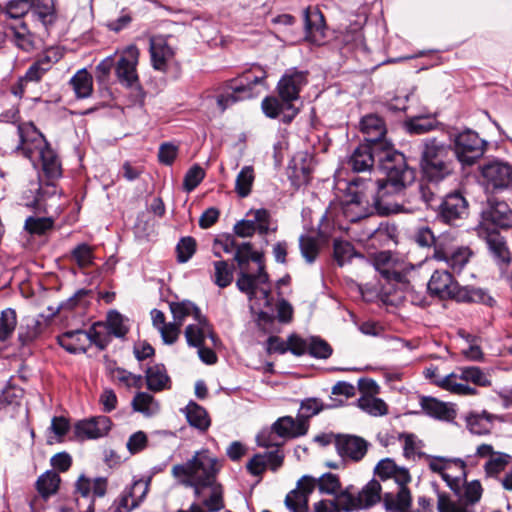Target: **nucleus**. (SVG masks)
I'll use <instances>...</instances> for the list:
<instances>
[{"mask_svg": "<svg viewBox=\"0 0 512 512\" xmlns=\"http://www.w3.org/2000/svg\"><path fill=\"white\" fill-rule=\"evenodd\" d=\"M51 68V62L48 57H44L34 62L26 71L23 76L27 82H38L42 79L44 74Z\"/></svg>", "mask_w": 512, "mask_h": 512, "instance_id": "052dcab7", "label": "nucleus"}, {"mask_svg": "<svg viewBox=\"0 0 512 512\" xmlns=\"http://www.w3.org/2000/svg\"><path fill=\"white\" fill-rule=\"evenodd\" d=\"M59 484L60 477L54 471H47L42 474L36 482L37 490L43 498H48L55 494L59 488Z\"/></svg>", "mask_w": 512, "mask_h": 512, "instance_id": "49530a36", "label": "nucleus"}, {"mask_svg": "<svg viewBox=\"0 0 512 512\" xmlns=\"http://www.w3.org/2000/svg\"><path fill=\"white\" fill-rule=\"evenodd\" d=\"M234 259L237 262L240 270L248 269L250 261L255 262L258 268L260 266H264L262 253L253 251L252 245L250 243H242L238 245L236 247Z\"/></svg>", "mask_w": 512, "mask_h": 512, "instance_id": "79ce46f5", "label": "nucleus"}, {"mask_svg": "<svg viewBox=\"0 0 512 512\" xmlns=\"http://www.w3.org/2000/svg\"><path fill=\"white\" fill-rule=\"evenodd\" d=\"M485 150L486 142L475 131L467 129L455 137L453 154L463 166L473 165Z\"/></svg>", "mask_w": 512, "mask_h": 512, "instance_id": "9d476101", "label": "nucleus"}, {"mask_svg": "<svg viewBox=\"0 0 512 512\" xmlns=\"http://www.w3.org/2000/svg\"><path fill=\"white\" fill-rule=\"evenodd\" d=\"M131 406L135 412H139L145 417L154 416L160 410L159 402L146 392L136 393L131 402Z\"/></svg>", "mask_w": 512, "mask_h": 512, "instance_id": "ea45409f", "label": "nucleus"}, {"mask_svg": "<svg viewBox=\"0 0 512 512\" xmlns=\"http://www.w3.org/2000/svg\"><path fill=\"white\" fill-rule=\"evenodd\" d=\"M58 342L70 353H84L91 342L100 349H104L108 344V339H100L98 333L91 335L83 330H74L60 335Z\"/></svg>", "mask_w": 512, "mask_h": 512, "instance_id": "dca6fc26", "label": "nucleus"}, {"mask_svg": "<svg viewBox=\"0 0 512 512\" xmlns=\"http://www.w3.org/2000/svg\"><path fill=\"white\" fill-rule=\"evenodd\" d=\"M316 487H318L321 493L335 494L340 489V481L337 475L325 473L316 479Z\"/></svg>", "mask_w": 512, "mask_h": 512, "instance_id": "774afa93", "label": "nucleus"}, {"mask_svg": "<svg viewBox=\"0 0 512 512\" xmlns=\"http://www.w3.org/2000/svg\"><path fill=\"white\" fill-rule=\"evenodd\" d=\"M149 490V483L143 480L135 481L130 488L125 489L115 501L114 512H131L139 507Z\"/></svg>", "mask_w": 512, "mask_h": 512, "instance_id": "4be33fe9", "label": "nucleus"}, {"mask_svg": "<svg viewBox=\"0 0 512 512\" xmlns=\"http://www.w3.org/2000/svg\"><path fill=\"white\" fill-rule=\"evenodd\" d=\"M481 495L482 487L478 481L467 483L463 498L457 502L445 493H438V512H475L473 506L480 500Z\"/></svg>", "mask_w": 512, "mask_h": 512, "instance_id": "f8f14e48", "label": "nucleus"}, {"mask_svg": "<svg viewBox=\"0 0 512 512\" xmlns=\"http://www.w3.org/2000/svg\"><path fill=\"white\" fill-rule=\"evenodd\" d=\"M196 248L197 243L193 237H182L176 246L177 261L179 263L188 262L195 254Z\"/></svg>", "mask_w": 512, "mask_h": 512, "instance_id": "13d9d810", "label": "nucleus"}, {"mask_svg": "<svg viewBox=\"0 0 512 512\" xmlns=\"http://www.w3.org/2000/svg\"><path fill=\"white\" fill-rule=\"evenodd\" d=\"M299 248L301 255L308 263H313L316 260L320 250L317 238L307 234L300 236Z\"/></svg>", "mask_w": 512, "mask_h": 512, "instance_id": "6e6d98bb", "label": "nucleus"}, {"mask_svg": "<svg viewBox=\"0 0 512 512\" xmlns=\"http://www.w3.org/2000/svg\"><path fill=\"white\" fill-rule=\"evenodd\" d=\"M94 251L91 246L86 243L77 245L71 251V259L77 264L80 269H85L93 265Z\"/></svg>", "mask_w": 512, "mask_h": 512, "instance_id": "864d4df0", "label": "nucleus"}, {"mask_svg": "<svg viewBox=\"0 0 512 512\" xmlns=\"http://www.w3.org/2000/svg\"><path fill=\"white\" fill-rule=\"evenodd\" d=\"M455 156L451 145L436 138L423 142L421 151V169L424 177L438 183L454 172Z\"/></svg>", "mask_w": 512, "mask_h": 512, "instance_id": "423d86ee", "label": "nucleus"}, {"mask_svg": "<svg viewBox=\"0 0 512 512\" xmlns=\"http://www.w3.org/2000/svg\"><path fill=\"white\" fill-rule=\"evenodd\" d=\"M273 428L281 438L294 439L307 434L309 422L298 416L295 419L291 416H283L273 423Z\"/></svg>", "mask_w": 512, "mask_h": 512, "instance_id": "cd10ccee", "label": "nucleus"}, {"mask_svg": "<svg viewBox=\"0 0 512 512\" xmlns=\"http://www.w3.org/2000/svg\"><path fill=\"white\" fill-rule=\"evenodd\" d=\"M106 327L108 332L115 337H124L128 332L123 316L117 311L108 313Z\"/></svg>", "mask_w": 512, "mask_h": 512, "instance_id": "0e129e2a", "label": "nucleus"}, {"mask_svg": "<svg viewBox=\"0 0 512 512\" xmlns=\"http://www.w3.org/2000/svg\"><path fill=\"white\" fill-rule=\"evenodd\" d=\"M69 84L79 99L88 98L93 93V77L86 69L77 71Z\"/></svg>", "mask_w": 512, "mask_h": 512, "instance_id": "58836bf2", "label": "nucleus"}, {"mask_svg": "<svg viewBox=\"0 0 512 512\" xmlns=\"http://www.w3.org/2000/svg\"><path fill=\"white\" fill-rule=\"evenodd\" d=\"M220 470L218 460L208 450L197 451L185 464L173 466L172 474L180 478L182 484L194 489L197 498L204 497L207 485L217 481Z\"/></svg>", "mask_w": 512, "mask_h": 512, "instance_id": "20e7f679", "label": "nucleus"}, {"mask_svg": "<svg viewBox=\"0 0 512 512\" xmlns=\"http://www.w3.org/2000/svg\"><path fill=\"white\" fill-rule=\"evenodd\" d=\"M138 59L139 50L135 45H129L121 52L116 65V75L121 84L127 87L138 84L139 79L136 71Z\"/></svg>", "mask_w": 512, "mask_h": 512, "instance_id": "f3484780", "label": "nucleus"}, {"mask_svg": "<svg viewBox=\"0 0 512 512\" xmlns=\"http://www.w3.org/2000/svg\"><path fill=\"white\" fill-rule=\"evenodd\" d=\"M380 168L385 179L366 181L358 177L349 183L343 210L351 222L368 217L373 209L380 215L400 210L396 198L413 183L415 171L408 167L405 156L396 150L380 152Z\"/></svg>", "mask_w": 512, "mask_h": 512, "instance_id": "f257e3e1", "label": "nucleus"}, {"mask_svg": "<svg viewBox=\"0 0 512 512\" xmlns=\"http://www.w3.org/2000/svg\"><path fill=\"white\" fill-rule=\"evenodd\" d=\"M360 129L364 136V144L376 145L382 144L389 145L383 138L386 134V126L382 118L378 115L370 114L362 118L360 122Z\"/></svg>", "mask_w": 512, "mask_h": 512, "instance_id": "a878e982", "label": "nucleus"}, {"mask_svg": "<svg viewBox=\"0 0 512 512\" xmlns=\"http://www.w3.org/2000/svg\"><path fill=\"white\" fill-rule=\"evenodd\" d=\"M150 54L153 67L159 71H165L168 60L173 56V51L163 39L152 38Z\"/></svg>", "mask_w": 512, "mask_h": 512, "instance_id": "f704fd0d", "label": "nucleus"}, {"mask_svg": "<svg viewBox=\"0 0 512 512\" xmlns=\"http://www.w3.org/2000/svg\"><path fill=\"white\" fill-rule=\"evenodd\" d=\"M108 480L105 477L90 479L80 476L76 482V491L83 497L92 495L93 499L104 497L107 493Z\"/></svg>", "mask_w": 512, "mask_h": 512, "instance_id": "473e14b6", "label": "nucleus"}, {"mask_svg": "<svg viewBox=\"0 0 512 512\" xmlns=\"http://www.w3.org/2000/svg\"><path fill=\"white\" fill-rule=\"evenodd\" d=\"M334 258L339 266L349 262L356 254L354 246L344 240H335L333 244Z\"/></svg>", "mask_w": 512, "mask_h": 512, "instance_id": "bf43d9fd", "label": "nucleus"}, {"mask_svg": "<svg viewBox=\"0 0 512 512\" xmlns=\"http://www.w3.org/2000/svg\"><path fill=\"white\" fill-rule=\"evenodd\" d=\"M468 204L463 195L453 192L444 197L439 205V217L448 224L463 218L467 214Z\"/></svg>", "mask_w": 512, "mask_h": 512, "instance_id": "5701e85b", "label": "nucleus"}, {"mask_svg": "<svg viewBox=\"0 0 512 512\" xmlns=\"http://www.w3.org/2000/svg\"><path fill=\"white\" fill-rule=\"evenodd\" d=\"M373 473L380 480H394L398 485L397 493H385L383 504L390 512H405L411 506L412 496L407 485L412 481L408 468L398 465L392 458L381 459L374 467Z\"/></svg>", "mask_w": 512, "mask_h": 512, "instance_id": "39448f33", "label": "nucleus"}, {"mask_svg": "<svg viewBox=\"0 0 512 512\" xmlns=\"http://www.w3.org/2000/svg\"><path fill=\"white\" fill-rule=\"evenodd\" d=\"M264 269L265 266H260L255 274L250 273L248 269L240 270L236 285L250 300L256 296L257 286L268 281V274Z\"/></svg>", "mask_w": 512, "mask_h": 512, "instance_id": "7c9ffc66", "label": "nucleus"}, {"mask_svg": "<svg viewBox=\"0 0 512 512\" xmlns=\"http://www.w3.org/2000/svg\"><path fill=\"white\" fill-rule=\"evenodd\" d=\"M30 14L33 18L47 26L56 19L54 0H31Z\"/></svg>", "mask_w": 512, "mask_h": 512, "instance_id": "c9c22d12", "label": "nucleus"}, {"mask_svg": "<svg viewBox=\"0 0 512 512\" xmlns=\"http://www.w3.org/2000/svg\"><path fill=\"white\" fill-rule=\"evenodd\" d=\"M186 341L189 346L199 347L204 345L206 337H210L213 345H216V337L213 333L211 325L205 316L196 320L195 324H189L184 331Z\"/></svg>", "mask_w": 512, "mask_h": 512, "instance_id": "c85d7f7f", "label": "nucleus"}, {"mask_svg": "<svg viewBox=\"0 0 512 512\" xmlns=\"http://www.w3.org/2000/svg\"><path fill=\"white\" fill-rule=\"evenodd\" d=\"M381 492L382 486L379 481L371 479L357 493L349 490L341 492L338 496V504L347 512L368 509L383 500Z\"/></svg>", "mask_w": 512, "mask_h": 512, "instance_id": "1a4fd4ad", "label": "nucleus"}, {"mask_svg": "<svg viewBox=\"0 0 512 512\" xmlns=\"http://www.w3.org/2000/svg\"><path fill=\"white\" fill-rule=\"evenodd\" d=\"M394 227H390L388 224L381 223L375 229H369L366 232V236L369 240L379 243L380 245H386L393 238Z\"/></svg>", "mask_w": 512, "mask_h": 512, "instance_id": "69168bd1", "label": "nucleus"}, {"mask_svg": "<svg viewBox=\"0 0 512 512\" xmlns=\"http://www.w3.org/2000/svg\"><path fill=\"white\" fill-rule=\"evenodd\" d=\"M335 448L338 455L352 462L361 461L367 454L370 446L364 438L350 434H340L335 436Z\"/></svg>", "mask_w": 512, "mask_h": 512, "instance_id": "2eb2a0df", "label": "nucleus"}, {"mask_svg": "<svg viewBox=\"0 0 512 512\" xmlns=\"http://www.w3.org/2000/svg\"><path fill=\"white\" fill-rule=\"evenodd\" d=\"M428 291L440 298H454L458 291V283L447 270H435L428 284Z\"/></svg>", "mask_w": 512, "mask_h": 512, "instance_id": "393cba45", "label": "nucleus"}, {"mask_svg": "<svg viewBox=\"0 0 512 512\" xmlns=\"http://www.w3.org/2000/svg\"><path fill=\"white\" fill-rule=\"evenodd\" d=\"M204 177V169L197 164L193 165L184 176L183 189L187 192L193 191L202 182Z\"/></svg>", "mask_w": 512, "mask_h": 512, "instance_id": "338daca9", "label": "nucleus"}, {"mask_svg": "<svg viewBox=\"0 0 512 512\" xmlns=\"http://www.w3.org/2000/svg\"><path fill=\"white\" fill-rule=\"evenodd\" d=\"M213 266V282L220 288L229 286L233 281V268L224 260L215 261Z\"/></svg>", "mask_w": 512, "mask_h": 512, "instance_id": "603ef678", "label": "nucleus"}, {"mask_svg": "<svg viewBox=\"0 0 512 512\" xmlns=\"http://www.w3.org/2000/svg\"><path fill=\"white\" fill-rule=\"evenodd\" d=\"M280 436L274 430L273 425L270 428L262 429L256 437L257 445L263 448H280L283 441H280Z\"/></svg>", "mask_w": 512, "mask_h": 512, "instance_id": "e2e57ef3", "label": "nucleus"}, {"mask_svg": "<svg viewBox=\"0 0 512 512\" xmlns=\"http://www.w3.org/2000/svg\"><path fill=\"white\" fill-rule=\"evenodd\" d=\"M506 229L512 226V210L509 205L498 199L488 200L486 208L482 211V222L478 228V234L490 231L489 226Z\"/></svg>", "mask_w": 512, "mask_h": 512, "instance_id": "ddd939ff", "label": "nucleus"}, {"mask_svg": "<svg viewBox=\"0 0 512 512\" xmlns=\"http://www.w3.org/2000/svg\"><path fill=\"white\" fill-rule=\"evenodd\" d=\"M206 489L209 490V496L203 499V505L208 512H219L225 507L222 485L215 481L211 485H207Z\"/></svg>", "mask_w": 512, "mask_h": 512, "instance_id": "a18cd8bd", "label": "nucleus"}, {"mask_svg": "<svg viewBox=\"0 0 512 512\" xmlns=\"http://www.w3.org/2000/svg\"><path fill=\"white\" fill-rule=\"evenodd\" d=\"M19 144L16 151L28 158L34 167H41L44 176L48 179L45 184H40L31 206L39 212H47L51 204L49 200L57 198V188L52 180L62 174L61 162L56 152L51 148L43 134L33 123H22L17 127Z\"/></svg>", "mask_w": 512, "mask_h": 512, "instance_id": "f03ea898", "label": "nucleus"}, {"mask_svg": "<svg viewBox=\"0 0 512 512\" xmlns=\"http://www.w3.org/2000/svg\"><path fill=\"white\" fill-rule=\"evenodd\" d=\"M169 308L174 321L181 326L188 316H193L195 321L203 316L200 309L189 300L172 301L169 303Z\"/></svg>", "mask_w": 512, "mask_h": 512, "instance_id": "4c0bfd02", "label": "nucleus"}, {"mask_svg": "<svg viewBox=\"0 0 512 512\" xmlns=\"http://www.w3.org/2000/svg\"><path fill=\"white\" fill-rule=\"evenodd\" d=\"M306 38L316 44L322 45L325 42V22L323 14L319 10H305Z\"/></svg>", "mask_w": 512, "mask_h": 512, "instance_id": "c756f323", "label": "nucleus"}, {"mask_svg": "<svg viewBox=\"0 0 512 512\" xmlns=\"http://www.w3.org/2000/svg\"><path fill=\"white\" fill-rule=\"evenodd\" d=\"M374 265L377 271L382 275L388 283L393 285L395 289L404 291L410 295L412 302L416 300L413 298L414 289L406 273L396 270L391 264V256L386 252L379 253L374 259Z\"/></svg>", "mask_w": 512, "mask_h": 512, "instance_id": "4468645a", "label": "nucleus"}, {"mask_svg": "<svg viewBox=\"0 0 512 512\" xmlns=\"http://www.w3.org/2000/svg\"><path fill=\"white\" fill-rule=\"evenodd\" d=\"M146 385L148 390L160 392L171 387V379L163 364H154L146 369Z\"/></svg>", "mask_w": 512, "mask_h": 512, "instance_id": "72a5a7b5", "label": "nucleus"}, {"mask_svg": "<svg viewBox=\"0 0 512 512\" xmlns=\"http://www.w3.org/2000/svg\"><path fill=\"white\" fill-rule=\"evenodd\" d=\"M265 79V71H261L259 75L244 72L235 78L218 83L205 90L203 100L215 101L218 110L223 113L237 102L255 97L257 95L256 86L264 83Z\"/></svg>", "mask_w": 512, "mask_h": 512, "instance_id": "7ed1b4c3", "label": "nucleus"}, {"mask_svg": "<svg viewBox=\"0 0 512 512\" xmlns=\"http://www.w3.org/2000/svg\"><path fill=\"white\" fill-rule=\"evenodd\" d=\"M480 236L485 239L489 251L497 265L501 269L507 268L511 263L512 254L505 238L495 229L484 231L483 235Z\"/></svg>", "mask_w": 512, "mask_h": 512, "instance_id": "b1692460", "label": "nucleus"}, {"mask_svg": "<svg viewBox=\"0 0 512 512\" xmlns=\"http://www.w3.org/2000/svg\"><path fill=\"white\" fill-rule=\"evenodd\" d=\"M316 488V478L305 475L301 477L296 488L290 491L285 498V506L291 512H308L310 494Z\"/></svg>", "mask_w": 512, "mask_h": 512, "instance_id": "a211bd4d", "label": "nucleus"}, {"mask_svg": "<svg viewBox=\"0 0 512 512\" xmlns=\"http://www.w3.org/2000/svg\"><path fill=\"white\" fill-rule=\"evenodd\" d=\"M112 422L107 416H96L78 421L74 426V433L77 439L89 440L98 439L108 434Z\"/></svg>", "mask_w": 512, "mask_h": 512, "instance_id": "412c9836", "label": "nucleus"}, {"mask_svg": "<svg viewBox=\"0 0 512 512\" xmlns=\"http://www.w3.org/2000/svg\"><path fill=\"white\" fill-rule=\"evenodd\" d=\"M472 255L469 247L458 246L453 237L443 234L438 237L433 259L444 262L454 273H460Z\"/></svg>", "mask_w": 512, "mask_h": 512, "instance_id": "6e6552de", "label": "nucleus"}, {"mask_svg": "<svg viewBox=\"0 0 512 512\" xmlns=\"http://www.w3.org/2000/svg\"><path fill=\"white\" fill-rule=\"evenodd\" d=\"M480 175L487 189L506 190L512 188V164L492 160L480 167Z\"/></svg>", "mask_w": 512, "mask_h": 512, "instance_id": "9b49d317", "label": "nucleus"}, {"mask_svg": "<svg viewBox=\"0 0 512 512\" xmlns=\"http://www.w3.org/2000/svg\"><path fill=\"white\" fill-rule=\"evenodd\" d=\"M307 82L306 72L296 70L287 71L277 84L279 98L293 104V101L299 98V93Z\"/></svg>", "mask_w": 512, "mask_h": 512, "instance_id": "aec40b11", "label": "nucleus"}, {"mask_svg": "<svg viewBox=\"0 0 512 512\" xmlns=\"http://www.w3.org/2000/svg\"><path fill=\"white\" fill-rule=\"evenodd\" d=\"M31 0H9L1 12L9 18L20 19L30 13Z\"/></svg>", "mask_w": 512, "mask_h": 512, "instance_id": "5fc2aeb1", "label": "nucleus"}, {"mask_svg": "<svg viewBox=\"0 0 512 512\" xmlns=\"http://www.w3.org/2000/svg\"><path fill=\"white\" fill-rule=\"evenodd\" d=\"M394 150L390 145H369L360 144L352 153L349 165L356 172L369 171L374 165L375 159L380 163V152Z\"/></svg>", "mask_w": 512, "mask_h": 512, "instance_id": "6ab92c4d", "label": "nucleus"}, {"mask_svg": "<svg viewBox=\"0 0 512 512\" xmlns=\"http://www.w3.org/2000/svg\"><path fill=\"white\" fill-rule=\"evenodd\" d=\"M255 179L252 166H244L236 177L235 191L238 196L245 198L250 192Z\"/></svg>", "mask_w": 512, "mask_h": 512, "instance_id": "3c124183", "label": "nucleus"}, {"mask_svg": "<svg viewBox=\"0 0 512 512\" xmlns=\"http://www.w3.org/2000/svg\"><path fill=\"white\" fill-rule=\"evenodd\" d=\"M490 387L492 381L487 371L478 366H461L441 381L443 390L458 396H476L478 390L471 386Z\"/></svg>", "mask_w": 512, "mask_h": 512, "instance_id": "0eeeda50", "label": "nucleus"}, {"mask_svg": "<svg viewBox=\"0 0 512 512\" xmlns=\"http://www.w3.org/2000/svg\"><path fill=\"white\" fill-rule=\"evenodd\" d=\"M494 419L495 416L487 411H482L481 413L471 412L466 416V423L472 433L482 435L490 431Z\"/></svg>", "mask_w": 512, "mask_h": 512, "instance_id": "37998d69", "label": "nucleus"}, {"mask_svg": "<svg viewBox=\"0 0 512 512\" xmlns=\"http://www.w3.org/2000/svg\"><path fill=\"white\" fill-rule=\"evenodd\" d=\"M17 325L16 311L6 308L0 313V340H7L14 332Z\"/></svg>", "mask_w": 512, "mask_h": 512, "instance_id": "4d7b16f0", "label": "nucleus"}, {"mask_svg": "<svg viewBox=\"0 0 512 512\" xmlns=\"http://www.w3.org/2000/svg\"><path fill=\"white\" fill-rule=\"evenodd\" d=\"M264 114L272 119L279 117L282 114V121L290 123L298 113V109L292 103L281 100L274 96L265 97L261 103Z\"/></svg>", "mask_w": 512, "mask_h": 512, "instance_id": "bb28decb", "label": "nucleus"}, {"mask_svg": "<svg viewBox=\"0 0 512 512\" xmlns=\"http://www.w3.org/2000/svg\"><path fill=\"white\" fill-rule=\"evenodd\" d=\"M357 406L365 413L380 417L388 413V405L380 398L371 394H364L357 400Z\"/></svg>", "mask_w": 512, "mask_h": 512, "instance_id": "c03bdc74", "label": "nucleus"}, {"mask_svg": "<svg viewBox=\"0 0 512 512\" xmlns=\"http://www.w3.org/2000/svg\"><path fill=\"white\" fill-rule=\"evenodd\" d=\"M341 42L351 49L364 47V35L361 23H353L341 32Z\"/></svg>", "mask_w": 512, "mask_h": 512, "instance_id": "09e8293b", "label": "nucleus"}, {"mask_svg": "<svg viewBox=\"0 0 512 512\" xmlns=\"http://www.w3.org/2000/svg\"><path fill=\"white\" fill-rule=\"evenodd\" d=\"M420 399L421 408L430 417L445 421L454 419L455 410L447 403L430 396H422Z\"/></svg>", "mask_w": 512, "mask_h": 512, "instance_id": "2f4dec72", "label": "nucleus"}, {"mask_svg": "<svg viewBox=\"0 0 512 512\" xmlns=\"http://www.w3.org/2000/svg\"><path fill=\"white\" fill-rule=\"evenodd\" d=\"M110 377L114 381H118L125 385L127 388L134 387L140 389L142 387V376L135 375L123 368L108 366Z\"/></svg>", "mask_w": 512, "mask_h": 512, "instance_id": "8fccbe9b", "label": "nucleus"}, {"mask_svg": "<svg viewBox=\"0 0 512 512\" xmlns=\"http://www.w3.org/2000/svg\"><path fill=\"white\" fill-rule=\"evenodd\" d=\"M512 457L503 452H496L488 458L484 470L489 477H498L511 462Z\"/></svg>", "mask_w": 512, "mask_h": 512, "instance_id": "de8ad7c7", "label": "nucleus"}, {"mask_svg": "<svg viewBox=\"0 0 512 512\" xmlns=\"http://www.w3.org/2000/svg\"><path fill=\"white\" fill-rule=\"evenodd\" d=\"M188 423L201 432L206 431L211 424L207 411L195 402H189L184 409Z\"/></svg>", "mask_w": 512, "mask_h": 512, "instance_id": "e433bc0d", "label": "nucleus"}, {"mask_svg": "<svg viewBox=\"0 0 512 512\" xmlns=\"http://www.w3.org/2000/svg\"><path fill=\"white\" fill-rule=\"evenodd\" d=\"M14 43L22 50L29 52L34 49V40L32 34L28 31L25 24L20 27L11 28Z\"/></svg>", "mask_w": 512, "mask_h": 512, "instance_id": "680f3d73", "label": "nucleus"}, {"mask_svg": "<svg viewBox=\"0 0 512 512\" xmlns=\"http://www.w3.org/2000/svg\"><path fill=\"white\" fill-rule=\"evenodd\" d=\"M55 220L52 217L29 216L24 223V229L32 236H46L54 228Z\"/></svg>", "mask_w": 512, "mask_h": 512, "instance_id": "a19ab883", "label": "nucleus"}]
</instances>
